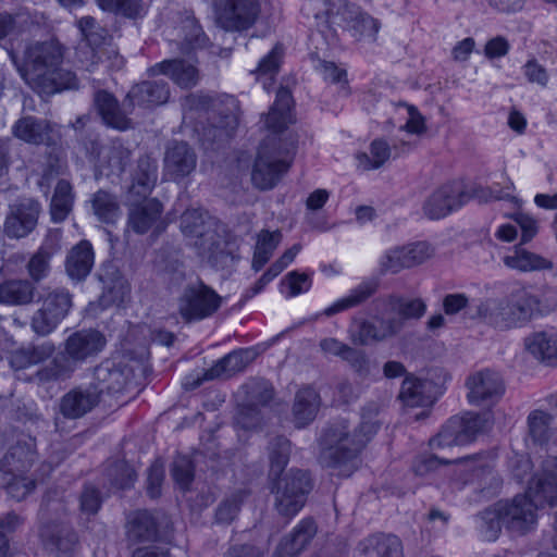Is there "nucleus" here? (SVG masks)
I'll return each instance as SVG.
<instances>
[{
  "mask_svg": "<svg viewBox=\"0 0 557 557\" xmlns=\"http://www.w3.org/2000/svg\"><path fill=\"white\" fill-rule=\"evenodd\" d=\"M169 98L170 88L165 81H144L132 86L123 106L126 112H132L136 106L153 108L166 103Z\"/></svg>",
  "mask_w": 557,
  "mask_h": 557,
  "instance_id": "obj_22",
  "label": "nucleus"
},
{
  "mask_svg": "<svg viewBox=\"0 0 557 557\" xmlns=\"http://www.w3.org/2000/svg\"><path fill=\"white\" fill-rule=\"evenodd\" d=\"M36 295V285L27 278H10L0 283V304L27 306L33 304Z\"/></svg>",
  "mask_w": 557,
  "mask_h": 557,
  "instance_id": "obj_35",
  "label": "nucleus"
},
{
  "mask_svg": "<svg viewBox=\"0 0 557 557\" xmlns=\"http://www.w3.org/2000/svg\"><path fill=\"white\" fill-rule=\"evenodd\" d=\"M99 280L103 283V292L99 299L103 307L120 306L125 301L131 290L129 284L116 269H107L104 273L99 274Z\"/></svg>",
  "mask_w": 557,
  "mask_h": 557,
  "instance_id": "obj_36",
  "label": "nucleus"
},
{
  "mask_svg": "<svg viewBox=\"0 0 557 557\" xmlns=\"http://www.w3.org/2000/svg\"><path fill=\"white\" fill-rule=\"evenodd\" d=\"M293 97L290 91L281 87L276 94V100L265 117V126L273 133H283L288 124L294 123L292 113Z\"/></svg>",
  "mask_w": 557,
  "mask_h": 557,
  "instance_id": "obj_37",
  "label": "nucleus"
},
{
  "mask_svg": "<svg viewBox=\"0 0 557 557\" xmlns=\"http://www.w3.org/2000/svg\"><path fill=\"white\" fill-rule=\"evenodd\" d=\"M63 58V46L58 40L35 41L26 46L18 72L26 84L41 95L77 89L75 73L61 67Z\"/></svg>",
  "mask_w": 557,
  "mask_h": 557,
  "instance_id": "obj_1",
  "label": "nucleus"
},
{
  "mask_svg": "<svg viewBox=\"0 0 557 557\" xmlns=\"http://www.w3.org/2000/svg\"><path fill=\"white\" fill-rule=\"evenodd\" d=\"M372 309V319L361 321L357 334L352 336L355 344L368 346L393 338L401 332L400 323L394 320L388 310H382L373 305Z\"/></svg>",
  "mask_w": 557,
  "mask_h": 557,
  "instance_id": "obj_15",
  "label": "nucleus"
},
{
  "mask_svg": "<svg viewBox=\"0 0 557 557\" xmlns=\"http://www.w3.org/2000/svg\"><path fill=\"white\" fill-rule=\"evenodd\" d=\"M38 536L44 547L57 557H71L78 543L77 533L65 519L39 524Z\"/></svg>",
  "mask_w": 557,
  "mask_h": 557,
  "instance_id": "obj_16",
  "label": "nucleus"
},
{
  "mask_svg": "<svg viewBox=\"0 0 557 557\" xmlns=\"http://www.w3.org/2000/svg\"><path fill=\"white\" fill-rule=\"evenodd\" d=\"M103 475L109 485L115 490H128L137 480L135 469L123 459L108 461Z\"/></svg>",
  "mask_w": 557,
  "mask_h": 557,
  "instance_id": "obj_42",
  "label": "nucleus"
},
{
  "mask_svg": "<svg viewBox=\"0 0 557 557\" xmlns=\"http://www.w3.org/2000/svg\"><path fill=\"white\" fill-rule=\"evenodd\" d=\"M181 230L185 236L195 239L194 246L201 257L214 263L227 258L225 242L213 227L211 219L200 210H186L181 215Z\"/></svg>",
  "mask_w": 557,
  "mask_h": 557,
  "instance_id": "obj_4",
  "label": "nucleus"
},
{
  "mask_svg": "<svg viewBox=\"0 0 557 557\" xmlns=\"http://www.w3.org/2000/svg\"><path fill=\"white\" fill-rule=\"evenodd\" d=\"M467 398L475 406L495 405L505 393V383L499 373L490 369L469 375L466 380Z\"/></svg>",
  "mask_w": 557,
  "mask_h": 557,
  "instance_id": "obj_14",
  "label": "nucleus"
},
{
  "mask_svg": "<svg viewBox=\"0 0 557 557\" xmlns=\"http://www.w3.org/2000/svg\"><path fill=\"white\" fill-rule=\"evenodd\" d=\"M504 525L518 534L531 531L537 521L539 509L524 494L511 500L499 502Z\"/></svg>",
  "mask_w": 557,
  "mask_h": 557,
  "instance_id": "obj_19",
  "label": "nucleus"
},
{
  "mask_svg": "<svg viewBox=\"0 0 557 557\" xmlns=\"http://www.w3.org/2000/svg\"><path fill=\"white\" fill-rule=\"evenodd\" d=\"M247 395V403L256 406L268 405L273 396L274 389L269 381L265 380H252L244 386Z\"/></svg>",
  "mask_w": 557,
  "mask_h": 557,
  "instance_id": "obj_56",
  "label": "nucleus"
},
{
  "mask_svg": "<svg viewBox=\"0 0 557 557\" xmlns=\"http://www.w3.org/2000/svg\"><path fill=\"white\" fill-rule=\"evenodd\" d=\"M149 75L163 74L184 89L195 87L199 82L198 69L183 59L164 60L148 70Z\"/></svg>",
  "mask_w": 557,
  "mask_h": 557,
  "instance_id": "obj_30",
  "label": "nucleus"
},
{
  "mask_svg": "<svg viewBox=\"0 0 557 557\" xmlns=\"http://www.w3.org/2000/svg\"><path fill=\"white\" fill-rule=\"evenodd\" d=\"M521 245L515 246L512 255L504 257L505 265L521 272L550 270L553 268L550 260L522 248Z\"/></svg>",
  "mask_w": 557,
  "mask_h": 557,
  "instance_id": "obj_41",
  "label": "nucleus"
},
{
  "mask_svg": "<svg viewBox=\"0 0 557 557\" xmlns=\"http://www.w3.org/2000/svg\"><path fill=\"white\" fill-rule=\"evenodd\" d=\"M502 301L506 330L530 321L539 311V299L524 287L512 290Z\"/></svg>",
  "mask_w": 557,
  "mask_h": 557,
  "instance_id": "obj_20",
  "label": "nucleus"
},
{
  "mask_svg": "<svg viewBox=\"0 0 557 557\" xmlns=\"http://www.w3.org/2000/svg\"><path fill=\"white\" fill-rule=\"evenodd\" d=\"M354 557H404L403 543L393 534H372L358 543Z\"/></svg>",
  "mask_w": 557,
  "mask_h": 557,
  "instance_id": "obj_28",
  "label": "nucleus"
},
{
  "mask_svg": "<svg viewBox=\"0 0 557 557\" xmlns=\"http://www.w3.org/2000/svg\"><path fill=\"white\" fill-rule=\"evenodd\" d=\"M158 181V162L149 154L141 156L131 171V183L126 189L127 199L149 197Z\"/></svg>",
  "mask_w": 557,
  "mask_h": 557,
  "instance_id": "obj_24",
  "label": "nucleus"
},
{
  "mask_svg": "<svg viewBox=\"0 0 557 557\" xmlns=\"http://www.w3.org/2000/svg\"><path fill=\"white\" fill-rule=\"evenodd\" d=\"M461 419L463 420L471 442H473L476 438L478 434L486 431L492 425L491 412H467L465 416L461 417Z\"/></svg>",
  "mask_w": 557,
  "mask_h": 557,
  "instance_id": "obj_63",
  "label": "nucleus"
},
{
  "mask_svg": "<svg viewBox=\"0 0 557 557\" xmlns=\"http://www.w3.org/2000/svg\"><path fill=\"white\" fill-rule=\"evenodd\" d=\"M275 139H269L261 143L258 149L251 181L261 190L272 189L289 169V163L275 153Z\"/></svg>",
  "mask_w": 557,
  "mask_h": 557,
  "instance_id": "obj_10",
  "label": "nucleus"
},
{
  "mask_svg": "<svg viewBox=\"0 0 557 557\" xmlns=\"http://www.w3.org/2000/svg\"><path fill=\"white\" fill-rule=\"evenodd\" d=\"M321 405L318 392L311 386L300 388L295 396L293 406L294 422L297 428H304L311 423Z\"/></svg>",
  "mask_w": 557,
  "mask_h": 557,
  "instance_id": "obj_38",
  "label": "nucleus"
},
{
  "mask_svg": "<svg viewBox=\"0 0 557 557\" xmlns=\"http://www.w3.org/2000/svg\"><path fill=\"white\" fill-rule=\"evenodd\" d=\"M238 125V119L233 112L224 113L213 111L209 116V123L203 127L202 136L206 140L214 143L227 141Z\"/></svg>",
  "mask_w": 557,
  "mask_h": 557,
  "instance_id": "obj_39",
  "label": "nucleus"
},
{
  "mask_svg": "<svg viewBox=\"0 0 557 557\" xmlns=\"http://www.w3.org/2000/svg\"><path fill=\"white\" fill-rule=\"evenodd\" d=\"M74 194L72 185L66 180H60L54 188L50 203V213L53 222L64 221L73 209Z\"/></svg>",
  "mask_w": 557,
  "mask_h": 557,
  "instance_id": "obj_43",
  "label": "nucleus"
},
{
  "mask_svg": "<svg viewBox=\"0 0 557 557\" xmlns=\"http://www.w3.org/2000/svg\"><path fill=\"white\" fill-rule=\"evenodd\" d=\"M12 134L17 139L30 145H55L50 122L35 116L28 115L18 119L12 127Z\"/></svg>",
  "mask_w": 557,
  "mask_h": 557,
  "instance_id": "obj_27",
  "label": "nucleus"
},
{
  "mask_svg": "<svg viewBox=\"0 0 557 557\" xmlns=\"http://www.w3.org/2000/svg\"><path fill=\"white\" fill-rule=\"evenodd\" d=\"M248 494L246 490H237L225 497L215 509V522L220 524H231L237 517L242 504Z\"/></svg>",
  "mask_w": 557,
  "mask_h": 557,
  "instance_id": "obj_50",
  "label": "nucleus"
},
{
  "mask_svg": "<svg viewBox=\"0 0 557 557\" xmlns=\"http://www.w3.org/2000/svg\"><path fill=\"white\" fill-rule=\"evenodd\" d=\"M327 14L334 18H339L349 28L359 16H363V12L360 10V8L347 0H336L330 2Z\"/></svg>",
  "mask_w": 557,
  "mask_h": 557,
  "instance_id": "obj_58",
  "label": "nucleus"
},
{
  "mask_svg": "<svg viewBox=\"0 0 557 557\" xmlns=\"http://www.w3.org/2000/svg\"><path fill=\"white\" fill-rule=\"evenodd\" d=\"M182 32L184 34V44L187 46V52L189 50L202 49L209 41L195 16L188 15L182 21Z\"/></svg>",
  "mask_w": 557,
  "mask_h": 557,
  "instance_id": "obj_54",
  "label": "nucleus"
},
{
  "mask_svg": "<svg viewBox=\"0 0 557 557\" xmlns=\"http://www.w3.org/2000/svg\"><path fill=\"white\" fill-rule=\"evenodd\" d=\"M275 485L274 506L277 512L286 518L295 516L305 505L307 495L312 488L311 479L308 472L292 469L284 475L272 478Z\"/></svg>",
  "mask_w": 557,
  "mask_h": 557,
  "instance_id": "obj_5",
  "label": "nucleus"
},
{
  "mask_svg": "<svg viewBox=\"0 0 557 557\" xmlns=\"http://www.w3.org/2000/svg\"><path fill=\"white\" fill-rule=\"evenodd\" d=\"M194 465L187 456H177L171 468L174 481L182 490H187L194 480Z\"/></svg>",
  "mask_w": 557,
  "mask_h": 557,
  "instance_id": "obj_60",
  "label": "nucleus"
},
{
  "mask_svg": "<svg viewBox=\"0 0 557 557\" xmlns=\"http://www.w3.org/2000/svg\"><path fill=\"white\" fill-rule=\"evenodd\" d=\"M102 404L100 396L90 384L70 389L59 403V412L65 419H79Z\"/></svg>",
  "mask_w": 557,
  "mask_h": 557,
  "instance_id": "obj_25",
  "label": "nucleus"
},
{
  "mask_svg": "<svg viewBox=\"0 0 557 557\" xmlns=\"http://www.w3.org/2000/svg\"><path fill=\"white\" fill-rule=\"evenodd\" d=\"M317 533V524L311 518L302 519L278 543L274 557H297L310 544Z\"/></svg>",
  "mask_w": 557,
  "mask_h": 557,
  "instance_id": "obj_31",
  "label": "nucleus"
},
{
  "mask_svg": "<svg viewBox=\"0 0 557 557\" xmlns=\"http://www.w3.org/2000/svg\"><path fill=\"white\" fill-rule=\"evenodd\" d=\"M91 208L97 219L106 224H113L121 214L117 197L104 189L92 195Z\"/></svg>",
  "mask_w": 557,
  "mask_h": 557,
  "instance_id": "obj_44",
  "label": "nucleus"
},
{
  "mask_svg": "<svg viewBox=\"0 0 557 557\" xmlns=\"http://www.w3.org/2000/svg\"><path fill=\"white\" fill-rule=\"evenodd\" d=\"M0 487L5 488L12 498L23 500L35 490L36 483L34 480L25 478L24 474L0 472Z\"/></svg>",
  "mask_w": 557,
  "mask_h": 557,
  "instance_id": "obj_52",
  "label": "nucleus"
},
{
  "mask_svg": "<svg viewBox=\"0 0 557 557\" xmlns=\"http://www.w3.org/2000/svg\"><path fill=\"white\" fill-rule=\"evenodd\" d=\"M344 361L348 362L360 379H367L372 373V363L363 350L351 347Z\"/></svg>",
  "mask_w": 557,
  "mask_h": 557,
  "instance_id": "obj_62",
  "label": "nucleus"
},
{
  "mask_svg": "<svg viewBox=\"0 0 557 557\" xmlns=\"http://www.w3.org/2000/svg\"><path fill=\"white\" fill-rule=\"evenodd\" d=\"M222 297L202 281L189 283L178 297V313L185 322L203 320L214 314Z\"/></svg>",
  "mask_w": 557,
  "mask_h": 557,
  "instance_id": "obj_7",
  "label": "nucleus"
},
{
  "mask_svg": "<svg viewBox=\"0 0 557 557\" xmlns=\"http://www.w3.org/2000/svg\"><path fill=\"white\" fill-rule=\"evenodd\" d=\"M67 507L63 494L57 488L48 490L41 500L38 511L39 524L45 522H58V519H64Z\"/></svg>",
  "mask_w": 557,
  "mask_h": 557,
  "instance_id": "obj_45",
  "label": "nucleus"
},
{
  "mask_svg": "<svg viewBox=\"0 0 557 557\" xmlns=\"http://www.w3.org/2000/svg\"><path fill=\"white\" fill-rule=\"evenodd\" d=\"M371 157L367 153L358 154V160L364 170L381 168L391 157V148L384 140H374L370 147Z\"/></svg>",
  "mask_w": 557,
  "mask_h": 557,
  "instance_id": "obj_57",
  "label": "nucleus"
},
{
  "mask_svg": "<svg viewBox=\"0 0 557 557\" xmlns=\"http://www.w3.org/2000/svg\"><path fill=\"white\" fill-rule=\"evenodd\" d=\"M77 27L90 47H101L110 44L112 36L109 30L101 26L95 17L84 16L77 21Z\"/></svg>",
  "mask_w": 557,
  "mask_h": 557,
  "instance_id": "obj_51",
  "label": "nucleus"
},
{
  "mask_svg": "<svg viewBox=\"0 0 557 557\" xmlns=\"http://www.w3.org/2000/svg\"><path fill=\"white\" fill-rule=\"evenodd\" d=\"M49 260L50 255L39 249L26 263V269L30 276L29 281L34 282L35 285L48 275L50 269Z\"/></svg>",
  "mask_w": 557,
  "mask_h": 557,
  "instance_id": "obj_61",
  "label": "nucleus"
},
{
  "mask_svg": "<svg viewBox=\"0 0 557 557\" xmlns=\"http://www.w3.org/2000/svg\"><path fill=\"white\" fill-rule=\"evenodd\" d=\"M379 289V282L370 280L362 282L352 288L346 297L337 300L332 306L327 307L322 314L326 317L335 315L342 311L350 308L358 307L370 299Z\"/></svg>",
  "mask_w": 557,
  "mask_h": 557,
  "instance_id": "obj_40",
  "label": "nucleus"
},
{
  "mask_svg": "<svg viewBox=\"0 0 557 557\" xmlns=\"http://www.w3.org/2000/svg\"><path fill=\"white\" fill-rule=\"evenodd\" d=\"M132 151L120 139L111 143L107 153V165L110 174L121 175L131 161Z\"/></svg>",
  "mask_w": 557,
  "mask_h": 557,
  "instance_id": "obj_55",
  "label": "nucleus"
},
{
  "mask_svg": "<svg viewBox=\"0 0 557 557\" xmlns=\"http://www.w3.org/2000/svg\"><path fill=\"white\" fill-rule=\"evenodd\" d=\"M106 335L96 329L72 333L64 342V349L49 364L39 369L29 381L47 383L69 377L78 363L97 357L106 347Z\"/></svg>",
  "mask_w": 557,
  "mask_h": 557,
  "instance_id": "obj_3",
  "label": "nucleus"
},
{
  "mask_svg": "<svg viewBox=\"0 0 557 557\" xmlns=\"http://www.w3.org/2000/svg\"><path fill=\"white\" fill-rule=\"evenodd\" d=\"M290 442L285 436H276L269 443L270 476L282 475L289 460Z\"/></svg>",
  "mask_w": 557,
  "mask_h": 557,
  "instance_id": "obj_47",
  "label": "nucleus"
},
{
  "mask_svg": "<svg viewBox=\"0 0 557 557\" xmlns=\"http://www.w3.org/2000/svg\"><path fill=\"white\" fill-rule=\"evenodd\" d=\"M215 23L226 32H244L256 23L260 14L258 0H214Z\"/></svg>",
  "mask_w": 557,
  "mask_h": 557,
  "instance_id": "obj_8",
  "label": "nucleus"
},
{
  "mask_svg": "<svg viewBox=\"0 0 557 557\" xmlns=\"http://www.w3.org/2000/svg\"><path fill=\"white\" fill-rule=\"evenodd\" d=\"M482 532L488 541H495L502 530L503 513L499 502L493 508L485 509L481 513Z\"/></svg>",
  "mask_w": 557,
  "mask_h": 557,
  "instance_id": "obj_59",
  "label": "nucleus"
},
{
  "mask_svg": "<svg viewBox=\"0 0 557 557\" xmlns=\"http://www.w3.org/2000/svg\"><path fill=\"white\" fill-rule=\"evenodd\" d=\"M37 460L35 443L17 442L12 445L0 461V472L25 474Z\"/></svg>",
  "mask_w": 557,
  "mask_h": 557,
  "instance_id": "obj_32",
  "label": "nucleus"
},
{
  "mask_svg": "<svg viewBox=\"0 0 557 557\" xmlns=\"http://www.w3.org/2000/svg\"><path fill=\"white\" fill-rule=\"evenodd\" d=\"M253 359L255 352L252 350H235L220 359L210 369L205 370L202 374H190L186 376L183 386L186 391H193L198 388L205 381H211L222 376L230 377L243 371Z\"/></svg>",
  "mask_w": 557,
  "mask_h": 557,
  "instance_id": "obj_13",
  "label": "nucleus"
},
{
  "mask_svg": "<svg viewBox=\"0 0 557 557\" xmlns=\"http://www.w3.org/2000/svg\"><path fill=\"white\" fill-rule=\"evenodd\" d=\"M129 535L139 541L158 539V522L148 510H138L129 521Z\"/></svg>",
  "mask_w": 557,
  "mask_h": 557,
  "instance_id": "obj_46",
  "label": "nucleus"
},
{
  "mask_svg": "<svg viewBox=\"0 0 557 557\" xmlns=\"http://www.w3.org/2000/svg\"><path fill=\"white\" fill-rule=\"evenodd\" d=\"M98 3L104 11L132 20L144 17L148 11V3L144 0H98Z\"/></svg>",
  "mask_w": 557,
  "mask_h": 557,
  "instance_id": "obj_48",
  "label": "nucleus"
},
{
  "mask_svg": "<svg viewBox=\"0 0 557 557\" xmlns=\"http://www.w3.org/2000/svg\"><path fill=\"white\" fill-rule=\"evenodd\" d=\"M372 305L388 310L394 320L400 323V331L406 321L419 320L426 311V305L421 298H407L396 294L377 297Z\"/></svg>",
  "mask_w": 557,
  "mask_h": 557,
  "instance_id": "obj_23",
  "label": "nucleus"
},
{
  "mask_svg": "<svg viewBox=\"0 0 557 557\" xmlns=\"http://www.w3.org/2000/svg\"><path fill=\"white\" fill-rule=\"evenodd\" d=\"M40 205L33 198H21L9 206L3 224V233L9 238L21 239L36 227Z\"/></svg>",
  "mask_w": 557,
  "mask_h": 557,
  "instance_id": "obj_12",
  "label": "nucleus"
},
{
  "mask_svg": "<svg viewBox=\"0 0 557 557\" xmlns=\"http://www.w3.org/2000/svg\"><path fill=\"white\" fill-rule=\"evenodd\" d=\"M443 394V386L430 379L406 376L403 381L399 398L406 408L422 407L423 409L413 416L416 421L426 419L430 408Z\"/></svg>",
  "mask_w": 557,
  "mask_h": 557,
  "instance_id": "obj_11",
  "label": "nucleus"
},
{
  "mask_svg": "<svg viewBox=\"0 0 557 557\" xmlns=\"http://www.w3.org/2000/svg\"><path fill=\"white\" fill-rule=\"evenodd\" d=\"M380 422L361 418L358 428L350 430L347 421H338L322 430L319 438V462L322 467L339 469L350 475L357 468L356 460L370 438L377 432Z\"/></svg>",
  "mask_w": 557,
  "mask_h": 557,
  "instance_id": "obj_2",
  "label": "nucleus"
},
{
  "mask_svg": "<svg viewBox=\"0 0 557 557\" xmlns=\"http://www.w3.org/2000/svg\"><path fill=\"white\" fill-rule=\"evenodd\" d=\"M94 107L100 115L102 122L111 128L117 131H126L132 127L133 123L122 104L111 92L100 89L94 94Z\"/></svg>",
  "mask_w": 557,
  "mask_h": 557,
  "instance_id": "obj_26",
  "label": "nucleus"
},
{
  "mask_svg": "<svg viewBox=\"0 0 557 557\" xmlns=\"http://www.w3.org/2000/svg\"><path fill=\"white\" fill-rule=\"evenodd\" d=\"M503 301L502 299L487 298L482 300L478 306L475 313L472 314L471 319H481L485 323L499 329L506 330L505 318L503 315Z\"/></svg>",
  "mask_w": 557,
  "mask_h": 557,
  "instance_id": "obj_49",
  "label": "nucleus"
},
{
  "mask_svg": "<svg viewBox=\"0 0 557 557\" xmlns=\"http://www.w3.org/2000/svg\"><path fill=\"white\" fill-rule=\"evenodd\" d=\"M467 199L468 196L459 184L447 183L424 200L422 212L429 220H440L463 206Z\"/></svg>",
  "mask_w": 557,
  "mask_h": 557,
  "instance_id": "obj_17",
  "label": "nucleus"
},
{
  "mask_svg": "<svg viewBox=\"0 0 557 557\" xmlns=\"http://www.w3.org/2000/svg\"><path fill=\"white\" fill-rule=\"evenodd\" d=\"M134 373L131 367L104 360L94 370L90 386L100 396L103 404L111 406L110 399L126 392L133 384Z\"/></svg>",
  "mask_w": 557,
  "mask_h": 557,
  "instance_id": "obj_9",
  "label": "nucleus"
},
{
  "mask_svg": "<svg viewBox=\"0 0 557 557\" xmlns=\"http://www.w3.org/2000/svg\"><path fill=\"white\" fill-rule=\"evenodd\" d=\"M72 308V295L64 288L49 290L40 307L32 315L29 325L37 336L50 335L65 319Z\"/></svg>",
  "mask_w": 557,
  "mask_h": 557,
  "instance_id": "obj_6",
  "label": "nucleus"
},
{
  "mask_svg": "<svg viewBox=\"0 0 557 557\" xmlns=\"http://www.w3.org/2000/svg\"><path fill=\"white\" fill-rule=\"evenodd\" d=\"M164 481V465L159 459L154 460L148 469L147 494L150 498L161 496L162 483Z\"/></svg>",
  "mask_w": 557,
  "mask_h": 557,
  "instance_id": "obj_64",
  "label": "nucleus"
},
{
  "mask_svg": "<svg viewBox=\"0 0 557 557\" xmlns=\"http://www.w3.org/2000/svg\"><path fill=\"white\" fill-rule=\"evenodd\" d=\"M127 227L136 234H146L160 220L163 205L157 198L127 199Z\"/></svg>",
  "mask_w": 557,
  "mask_h": 557,
  "instance_id": "obj_21",
  "label": "nucleus"
},
{
  "mask_svg": "<svg viewBox=\"0 0 557 557\" xmlns=\"http://www.w3.org/2000/svg\"><path fill=\"white\" fill-rule=\"evenodd\" d=\"M197 164L195 150L185 141L171 143L165 151L164 168L174 178H183L189 175Z\"/></svg>",
  "mask_w": 557,
  "mask_h": 557,
  "instance_id": "obj_29",
  "label": "nucleus"
},
{
  "mask_svg": "<svg viewBox=\"0 0 557 557\" xmlns=\"http://www.w3.org/2000/svg\"><path fill=\"white\" fill-rule=\"evenodd\" d=\"M537 508L557 504V474L541 470L528 483L524 494Z\"/></svg>",
  "mask_w": 557,
  "mask_h": 557,
  "instance_id": "obj_33",
  "label": "nucleus"
},
{
  "mask_svg": "<svg viewBox=\"0 0 557 557\" xmlns=\"http://www.w3.org/2000/svg\"><path fill=\"white\" fill-rule=\"evenodd\" d=\"M94 250L88 240H82L71 248L65 260L69 277L76 282L84 281L94 265Z\"/></svg>",
  "mask_w": 557,
  "mask_h": 557,
  "instance_id": "obj_34",
  "label": "nucleus"
},
{
  "mask_svg": "<svg viewBox=\"0 0 557 557\" xmlns=\"http://www.w3.org/2000/svg\"><path fill=\"white\" fill-rule=\"evenodd\" d=\"M552 416L542 410H533L528 417L529 435L535 444L543 445L550 437L549 422Z\"/></svg>",
  "mask_w": 557,
  "mask_h": 557,
  "instance_id": "obj_53",
  "label": "nucleus"
},
{
  "mask_svg": "<svg viewBox=\"0 0 557 557\" xmlns=\"http://www.w3.org/2000/svg\"><path fill=\"white\" fill-rule=\"evenodd\" d=\"M434 253V249L426 242H417L401 247L389 249L381 261V272L398 273L422 264Z\"/></svg>",
  "mask_w": 557,
  "mask_h": 557,
  "instance_id": "obj_18",
  "label": "nucleus"
}]
</instances>
